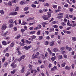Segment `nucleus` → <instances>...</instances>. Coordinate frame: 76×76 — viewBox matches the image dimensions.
<instances>
[{
	"mask_svg": "<svg viewBox=\"0 0 76 76\" xmlns=\"http://www.w3.org/2000/svg\"><path fill=\"white\" fill-rule=\"evenodd\" d=\"M24 72H25V69L24 68H22L21 70V73H23Z\"/></svg>",
	"mask_w": 76,
	"mask_h": 76,
	"instance_id": "43",
	"label": "nucleus"
},
{
	"mask_svg": "<svg viewBox=\"0 0 76 76\" xmlns=\"http://www.w3.org/2000/svg\"><path fill=\"white\" fill-rule=\"evenodd\" d=\"M16 2V0H12V3H15Z\"/></svg>",
	"mask_w": 76,
	"mask_h": 76,
	"instance_id": "40",
	"label": "nucleus"
},
{
	"mask_svg": "<svg viewBox=\"0 0 76 76\" xmlns=\"http://www.w3.org/2000/svg\"><path fill=\"white\" fill-rule=\"evenodd\" d=\"M3 45H7V43L5 41H3L2 42Z\"/></svg>",
	"mask_w": 76,
	"mask_h": 76,
	"instance_id": "24",
	"label": "nucleus"
},
{
	"mask_svg": "<svg viewBox=\"0 0 76 76\" xmlns=\"http://www.w3.org/2000/svg\"><path fill=\"white\" fill-rule=\"evenodd\" d=\"M9 50V47H7L6 48L5 50H4L3 51V53H4L5 54L7 52V51H8Z\"/></svg>",
	"mask_w": 76,
	"mask_h": 76,
	"instance_id": "10",
	"label": "nucleus"
},
{
	"mask_svg": "<svg viewBox=\"0 0 76 76\" xmlns=\"http://www.w3.org/2000/svg\"><path fill=\"white\" fill-rule=\"evenodd\" d=\"M5 60H6V58L4 57L2 59V62H4V61H5Z\"/></svg>",
	"mask_w": 76,
	"mask_h": 76,
	"instance_id": "39",
	"label": "nucleus"
},
{
	"mask_svg": "<svg viewBox=\"0 0 76 76\" xmlns=\"http://www.w3.org/2000/svg\"><path fill=\"white\" fill-rule=\"evenodd\" d=\"M66 33L67 34H71V31H66Z\"/></svg>",
	"mask_w": 76,
	"mask_h": 76,
	"instance_id": "50",
	"label": "nucleus"
},
{
	"mask_svg": "<svg viewBox=\"0 0 76 76\" xmlns=\"http://www.w3.org/2000/svg\"><path fill=\"white\" fill-rule=\"evenodd\" d=\"M69 9L70 12H72L73 11V8H69Z\"/></svg>",
	"mask_w": 76,
	"mask_h": 76,
	"instance_id": "37",
	"label": "nucleus"
},
{
	"mask_svg": "<svg viewBox=\"0 0 76 76\" xmlns=\"http://www.w3.org/2000/svg\"><path fill=\"white\" fill-rule=\"evenodd\" d=\"M40 56H41V57L43 59H45V56H44L43 54H41Z\"/></svg>",
	"mask_w": 76,
	"mask_h": 76,
	"instance_id": "29",
	"label": "nucleus"
},
{
	"mask_svg": "<svg viewBox=\"0 0 76 76\" xmlns=\"http://www.w3.org/2000/svg\"><path fill=\"white\" fill-rule=\"evenodd\" d=\"M53 27L54 28H58V26L57 25H55L54 26H53Z\"/></svg>",
	"mask_w": 76,
	"mask_h": 76,
	"instance_id": "44",
	"label": "nucleus"
},
{
	"mask_svg": "<svg viewBox=\"0 0 76 76\" xmlns=\"http://www.w3.org/2000/svg\"><path fill=\"white\" fill-rule=\"evenodd\" d=\"M66 64V63L64 62L63 64H61V67H64L65 66Z\"/></svg>",
	"mask_w": 76,
	"mask_h": 76,
	"instance_id": "22",
	"label": "nucleus"
},
{
	"mask_svg": "<svg viewBox=\"0 0 76 76\" xmlns=\"http://www.w3.org/2000/svg\"><path fill=\"white\" fill-rule=\"evenodd\" d=\"M31 47L32 46L31 45H30L28 47L27 46H24V48H25L26 50H29L30 48H31Z\"/></svg>",
	"mask_w": 76,
	"mask_h": 76,
	"instance_id": "7",
	"label": "nucleus"
},
{
	"mask_svg": "<svg viewBox=\"0 0 76 76\" xmlns=\"http://www.w3.org/2000/svg\"><path fill=\"white\" fill-rule=\"evenodd\" d=\"M9 22L11 23H14V22H13V20L11 19L9 21Z\"/></svg>",
	"mask_w": 76,
	"mask_h": 76,
	"instance_id": "17",
	"label": "nucleus"
},
{
	"mask_svg": "<svg viewBox=\"0 0 76 76\" xmlns=\"http://www.w3.org/2000/svg\"><path fill=\"white\" fill-rule=\"evenodd\" d=\"M35 32H36L35 31H32L30 32V34H34Z\"/></svg>",
	"mask_w": 76,
	"mask_h": 76,
	"instance_id": "33",
	"label": "nucleus"
},
{
	"mask_svg": "<svg viewBox=\"0 0 76 76\" xmlns=\"http://www.w3.org/2000/svg\"><path fill=\"white\" fill-rule=\"evenodd\" d=\"M34 17H33V18H28L27 20V21H29V20H34Z\"/></svg>",
	"mask_w": 76,
	"mask_h": 76,
	"instance_id": "20",
	"label": "nucleus"
},
{
	"mask_svg": "<svg viewBox=\"0 0 76 76\" xmlns=\"http://www.w3.org/2000/svg\"><path fill=\"white\" fill-rule=\"evenodd\" d=\"M15 72H16V70H15V69H14L13 70V71H11V73H12V74H15Z\"/></svg>",
	"mask_w": 76,
	"mask_h": 76,
	"instance_id": "28",
	"label": "nucleus"
},
{
	"mask_svg": "<svg viewBox=\"0 0 76 76\" xmlns=\"http://www.w3.org/2000/svg\"><path fill=\"white\" fill-rule=\"evenodd\" d=\"M24 2H25L23 1H21L20 2V4L21 5H23V4H25V3H24Z\"/></svg>",
	"mask_w": 76,
	"mask_h": 76,
	"instance_id": "42",
	"label": "nucleus"
},
{
	"mask_svg": "<svg viewBox=\"0 0 76 76\" xmlns=\"http://www.w3.org/2000/svg\"><path fill=\"white\" fill-rule=\"evenodd\" d=\"M53 12H53V11H49L47 13V15H46V16H47V17H48V19L51 17V13Z\"/></svg>",
	"mask_w": 76,
	"mask_h": 76,
	"instance_id": "1",
	"label": "nucleus"
},
{
	"mask_svg": "<svg viewBox=\"0 0 76 76\" xmlns=\"http://www.w3.org/2000/svg\"><path fill=\"white\" fill-rule=\"evenodd\" d=\"M21 32L22 33H23L25 32V29L23 28H22L21 30Z\"/></svg>",
	"mask_w": 76,
	"mask_h": 76,
	"instance_id": "45",
	"label": "nucleus"
},
{
	"mask_svg": "<svg viewBox=\"0 0 76 76\" xmlns=\"http://www.w3.org/2000/svg\"><path fill=\"white\" fill-rule=\"evenodd\" d=\"M61 10H60L58 9L57 10H56L55 11V13H58V12H60Z\"/></svg>",
	"mask_w": 76,
	"mask_h": 76,
	"instance_id": "34",
	"label": "nucleus"
},
{
	"mask_svg": "<svg viewBox=\"0 0 76 76\" xmlns=\"http://www.w3.org/2000/svg\"><path fill=\"white\" fill-rule=\"evenodd\" d=\"M19 7L17 6L15 9V10L16 12H18V11H19Z\"/></svg>",
	"mask_w": 76,
	"mask_h": 76,
	"instance_id": "19",
	"label": "nucleus"
},
{
	"mask_svg": "<svg viewBox=\"0 0 76 76\" xmlns=\"http://www.w3.org/2000/svg\"><path fill=\"white\" fill-rule=\"evenodd\" d=\"M47 24H48L47 23H46L45 22H43L42 23V26H43V28H45V25H47Z\"/></svg>",
	"mask_w": 76,
	"mask_h": 76,
	"instance_id": "12",
	"label": "nucleus"
},
{
	"mask_svg": "<svg viewBox=\"0 0 76 76\" xmlns=\"http://www.w3.org/2000/svg\"><path fill=\"white\" fill-rule=\"evenodd\" d=\"M18 56H19L20 55H21V54H22V53L20 52V51H18Z\"/></svg>",
	"mask_w": 76,
	"mask_h": 76,
	"instance_id": "52",
	"label": "nucleus"
},
{
	"mask_svg": "<svg viewBox=\"0 0 76 76\" xmlns=\"http://www.w3.org/2000/svg\"><path fill=\"white\" fill-rule=\"evenodd\" d=\"M56 56L52 57L51 58V60L52 61V62H53L55 60H56Z\"/></svg>",
	"mask_w": 76,
	"mask_h": 76,
	"instance_id": "13",
	"label": "nucleus"
},
{
	"mask_svg": "<svg viewBox=\"0 0 76 76\" xmlns=\"http://www.w3.org/2000/svg\"><path fill=\"white\" fill-rule=\"evenodd\" d=\"M36 37L35 36V35H33L32 36H31V38H32V39H35V38H36Z\"/></svg>",
	"mask_w": 76,
	"mask_h": 76,
	"instance_id": "35",
	"label": "nucleus"
},
{
	"mask_svg": "<svg viewBox=\"0 0 76 76\" xmlns=\"http://www.w3.org/2000/svg\"><path fill=\"white\" fill-rule=\"evenodd\" d=\"M66 48L67 50H69V51H71L72 50V48L70 47H69L68 45L66 46Z\"/></svg>",
	"mask_w": 76,
	"mask_h": 76,
	"instance_id": "8",
	"label": "nucleus"
},
{
	"mask_svg": "<svg viewBox=\"0 0 76 76\" xmlns=\"http://www.w3.org/2000/svg\"><path fill=\"white\" fill-rule=\"evenodd\" d=\"M7 24H4L2 27V30H5L7 28V26H6Z\"/></svg>",
	"mask_w": 76,
	"mask_h": 76,
	"instance_id": "4",
	"label": "nucleus"
},
{
	"mask_svg": "<svg viewBox=\"0 0 76 76\" xmlns=\"http://www.w3.org/2000/svg\"><path fill=\"white\" fill-rule=\"evenodd\" d=\"M15 45V43L14 42H12V43L10 45V47H11L12 48L13 47H14V46Z\"/></svg>",
	"mask_w": 76,
	"mask_h": 76,
	"instance_id": "23",
	"label": "nucleus"
},
{
	"mask_svg": "<svg viewBox=\"0 0 76 76\" xmlns=\"http://www.w3.org/2000/svg\"><path fill=\"white\" fill-rule=\"evenodd\" d=\"M60 50H61V51H64V47H62L60 48Z\"/></svg>",
	"mask_w": 76,
	"mask_h": 76,
	"instance_id": "30",
	"label": "nucleus"
},
{
	"mask_svg": "<svg viewBox=\"0 0 76 76\" xmlns=\"http://www.w3.org/2000/svg\"><path fill=\"white\" fill-rule=\"evenodd\" d=\"M66 23H65L64 22H62L61 23V24H62V26H65V25H66Z\"/></svg>",
	"mask_w": 76,
	"mask_h": 76,
	"instance_id": "51",
	"label": "nucleus"
},
{
	"mask_svg": "<svg viewBox=\"0 0 76 76\" xmlns=\"http://www.w3.org/2000/svg\"><path fill=\"white\" fill-rule=\"evenodd\" d=\"M25 15H21L20 16V18H23V17H25Z\"/></svg>",
	"mask_w": 76,
	"mask_h": 76,
	"instance_id": "38",
	"label": "nucleus"
},
{
	"mask_svg": "<svg viewBox=\"0 0 76 76\" xmlns=\"http://www.w3.org/2000/svg\"><path fill=\"white\" fill-rule=\"evenodd\" d=\"M44 12H47L48 11V10L47 9H44L43 10Z\"/></svg>",
	"mask_w": 76,
	"mask_h": 76,
	"instance_id": "46",
	"label": "nucleus"
},
{
	"mask_svg": "<svg viewBox=\"0 0 76 76\" xmlns=\"http://www.w3.org/2000/svg\"><path fill=\"white\" fill-rule=\"evenodd\" d=\"M14 65H15V63L13 62L11 64V67H14Z\"/></svg>",
	"mask_w": 76,
	"mask_h": 76,
	"instance_id": "54",
	"label": "nucleus"
},
{
	"mask_svg": "<svg viewBox=\"0 0 76 76\" xmlns=\"http://www.w3.org/2000/svg\"><path fill=\"white\" fill-rule=\"evenodd\" d=\"M58 57L60 59H62V55H60L58 56Z\"/></svg>",
	"mask_w": 76,
	"mask_h": 76,
	"instance_id": "41",
	"label": "nucleus"
},
{
	"mask_svg": "<svg viewBox=\"0 0 76 76\" xmlns=\"http://www.w3.org/2000/svg\"><path fill=\"white\" fill-rule=\"evenodd\" d=\"M45 34L48 35H49V32L48 31H45Z\"/></svg>",
	"mask_w": 76,
	"mask_h": 76,
	"instance_id": "56",
	"label": "nucleus"
},
{
	"mask_svg": "<svg viewBox=\"0 0 76 76\" xmlns=\"http://www.w3.org/2000/svg\"><path fill=\"white\" fill-rule=\"evenodd\" d=\"M53 68L54 70H56L57 69V66H54Z\"/></svg>",
	"mask_w": 76,
	"mask_h": 76,
	"instance_id": "63",
	"label": "nucleus"
},
{
	"mask_svg": "<svg viewBox=\"0 0 76 76\" xmlns=\"http://www.w3.org/2000/svg\"><path fill=\"white\" fill-rule=\"evenodd\" d=\"M17 14L18 12H12L10 13V15L12 16H15V15H17Z\"/></svg>",
	"mask_w": 76,
	"mask_h": 76,
	"instance_id": "6",
	"label": "nucleus"
},
{
	"mask_svg": "<svg viewBox=\"0 0 76 76\" xmlns=\"http://www.w3.org/2000/svg\"><path fill=\"white\" fill-rule=\"evenodd\" d=\"M54 30V28H50V31L51 32H53Z\"/></svg>",
	"mask_w": 76,
	"mask_h": 76,
	"instance_id": "58",
	"label": "nucleus"
},
{
	"mask_svg": "<svg viewBox=\"0 0 76 76\" xmlns=\"http://www.w3.org/2000/svg\"><path fill=\"white\" fill-rule=\"evenodd\" d=\"M36 56H39V53L37 52V53H36Z\"/></svg>",
	"mask_w": 76,
	"mask_h": 76,
	"instance_id": "64",
	"label": "nucleus"
},
{
	"mask_svg": "<svg viewBox=\"0 0 76 76\" xmlns=\"http://www.w3.org/2000/svg\"><path fill=\"white\" fill-rule=\"evenodd\" d=\"M72 67V69H75V64H72L71 65Z\"/></svg>",
	"mask_w": 76,
	"mask_h": 76,
	"instance_id": "60",
	"label": "nucleus"
},
{
	"mask_svg": "<svg viewBox=\"0 0 76 76\" xmlns=\"http://www.w3.org/2000/svg\"><path fill=\"white\" fill-rule=\"evenodd\" d=\"M8 5L10 7H11V6H12V2H11V1H10L9 2V3H8Z\"/></svg>",
	"mask_w": 76,
	"mask_h": 76,
	"instance_id": "36",
	"label": "nucleus"
},
{
	"mask_svg": "<svg viewBox=\"0 0 76 76\" xmlns=\"http://www.w3.org/2000/svg\"><path fill=\"white\" fill-rule=\"evenodd\" d=\"M5 56L6 57H9L10 55L9 53H7L5 54Z\"/></svg>",
	"mask_w": 76,
	"mask_h": 76,
	"instance_id": "53",
	"label": "nucleus"
},
{
	"mask_svg": "<svg viewBox=\"0 0 76 76\" xmlns=\"http://www.w3.org/2000/svg\"><path fill=\"white\" fill-rule=\"evenodd\" d=\"M31 57L32 58V59H35V58H37V56L35 55V54H34L31 56Z\"/></svg>",
	"mask_w": 76,
	"mask_h": 76,
	"instance_id": "16",
	"label": "nucleus"
},
{
	"mask_svg": "<svg viewBox=\"0 0 76 76\" xmlns=\"http://www.w3.org/2000/svg\"><path fill=\"white\" fill-rule=\"evenodd\" d=\"M57 23V22L55 21H53L52 22V24L53 25V24H56Z\"/></svg>",
	"mask_w": 76,
	"mask_h": 76,
	"instance_id": "47",
	"label": "nucleus"
},
{
	"mask_svg": "<svg viewBox=\"0 0 76 76\" xmlns=\"http://www.w3.org/2000/svg\"><path fill=\"white\" fill-rule=\"evenodd\" d=\"M28 10V7H26L24 9V11H27Z\"/></svg>",
	"mask_w": 76,
	"mask_h": 76,
	"instance_id": "48",
	"label": "nucleus"
},
{
	"mask_svg": "<svg viewBox=\"0 0 76 76\" xmlns=\"http://www.w3.org/2000/svg\"><path fill=\"white\" fill-rule=\"evenodd\" d=\"M24 28L25 29V30H28V27H27V26H24Z\"/></svg>",
	"mask_w": 76,
	"mask_h": 76,
	"instance_id": "59",
	"label": "nucleus"
},
{
	"mask_svg": "<svg viewBox=\"0 0 76 76\" xmlns=\"http://www.w3.org/2000/svg\"><path fill=\"white\" fill-rule=\"evenodd\" d=\"M21 58L22 60H23V59H24L25 58V55H23L21 56L20 57Z\"/></svg>",
	"mask_w": 76,
	"mask_h": 76,
	"instance_id": "32",
	"label": "nucleus"
},
{
	"mask_svg": "<svg viewBox=\"0 0 76 76\" xmlns=\"http://www.w3.org/2000/svg\"><path fill=\"white\" fill-rule=\"evenodd\" d=\"M21 37V35L20 34H18L15 37V39H19Z\"/></svg>",
	"mask_w": 76,
	"mask_h": 76,
	"instance_id": "9",
	"label": "nucleus"
},
{
	"mask_svg": "<svg viewBox=\"0 0 76 76\" xmlns=\"http://www.w3.org/2000/svg\"><path fill=\"white\" fill-rule=\"evenodd\" d=\"M0 13L1 14V15H4V12L3 10H1L0 11Z\"/></svg>",
	"mask_w": 76,
	"mask_h": 76,
	"instance_id": "25",
	"label": "nucleus"
},
{
	"mask_svg": "<svg viewBox=\"0 0 76 76\" xmlns=\"http://www.w3.org/2000/svg\"><path fill=\"white\" fill-rule=\"evenodd\" d=\"M69 22L70 21H69V20H68L67 25H68V26H72V27L76 26V24L75 23H73V24H72L70 23Z\"/></svg>",
	"mask_w": 76,
	"mask_h": 76,
	"instance_id": "2",
	"label": "nucleus"
},
{
	"mask_svg": "<svg viewBox=\"0 0 76 76\" xmlns=\"http://www.w3.org/2000/svg\"><path fill=\"white\" fill-rule=\"evenodd\" d=\"M13 23H11L10 24V27H11V28H12V27H13Z\"/></svg>",
	"mask_w": 76,
	"mask_h": 76,
	"instance_id": "55",
	"label": "nucleus"
},
{
	"mask_svg": "<svg viewBox=\"0 0 76 76\" xmlns=\"http://www.w3.org/2000/svg\"><path fill=\"white\" fill-rule=\"evenodd\" d=\"M31 42H31V41H28V40H26V44H29Z\"/></svg>",
	"mask_w": 76,
	"mask_h": 76,
	"instance_id": "15",
	"label": "nucleus"
},
{
	"mask_svg": "<svg viewBox=\"0 0 76 76\" xmlns=\"http://www.w3.org/2000/svg\"><path fill=\"white\" fill-rule=\"evenodd\" d=\"M65 69L67 70H70V68L69 66H67L65 67Z\"/></svg>",
	"mask_w": 76,
	"mask_h": 76,
	"instance_id": "18",
	"label": "nucleus"
},
{
	"mask_svg": "<svg viewBox=\"0 0 76 76\" xmlns=\"http://www.w3.org/2000/svg\"><path fill=\"white\" fill-rule=\"evenodd\" d=\"M38 27L39 29H40V28H41V26L39 24L38 25Z\"/></svg>",
	"mask_w": 76,
	"mask_h": 76,
	"instance_id": "61",
	"label": "nucleus"
},
{
	"mask_svg": "<svg viewBox=\"0 0 76 76\" xmlns=\"http://www.w3.org/2000/svg\"><path fill=\"white\" fill-rule=\"evenodd\" d=\"M7 33H8L7 31L5 32V33L4 34L3 36L5 37H6V36L7 35Z\"/></svg>",
	"mask_w": 76,
	"mask_h": 76,
	"instance_id": "26",
	"label": "nucleus"
},
{
	"mask_svg": "<svg viewBox=\"0 0 76 76\" xmlns=\"http://www.w3.org/2000/svg\"><path fill=\"white\" fill-rule=\"evenodd\" d=\"M42 18L44 20H49V18H48L46 15L43 16Z\"/></svg>",
	"mask_w": 76,
	"mask_h": 76,
	"instance_id": "5",
	"label": "nucleus"
},
{
	"mask_svg": "<svg viewBox=\"0 0 76 76\" xmlns=\"http://www.w3.org/2000/svg\"><path fill=\"white\" fill-rule=\"evenodd\" d=\"M58 49L57 48H54L53 49V51H55V52H57L58 51Z\"/></svg>",
	"mask_w": 76,
	"mask_h": 76,
	"instance_id": "27",
	"label": "nucleus"
},
{
	"mask_svg": "<svg viewBox=\"0 0 76 76\" xmlns=\"http://www.w3.org/2000/svg\"><path fill=\"white\" fill-rule=\"evenodd\" d=\"M32 66H33L32 65L29 64L28 65V67L30 68V69H28V72H30V71H31V73H32V72H33Z\"/></svg>",
	"mask_w": 76,
	"mask_h": 76,
	"instance_id": "3",
	"label": "nucleus"
},
{
	"mask_svg": "<svg viewBox=\"0 0 76 76\" xmlns=\"http://www.w3.org/2000/svg\"><path fill=\"white\" fill-rule=\"evenodd\" d=\"M4 65L5 67H7V65H8V63L7 62H5L4 63Z\"/></svg>",
	"mask_w": 76,
	"mask_h": 76,
	"instance_id": "57",
	"label": "nucleus"
},
{
	"mask_svg": "<svg viewBox=\"0 0 76 76\" xmlns=\"http://www.w3.org/2000/svg\"><path fill=\"white\" fill-rule=\"evenodd\" d=\"M44 6H47V7H48V6H49V4L46 3L45 4Z\"/></svg>",
	"mask_w": 76,
	"mask_h": 76,
	"instance_id": "62",
	"label": "nucleus"
},
{
	"mask_svg": "<svg viewBox=\"0 0 76 76\" xmlns=\"http://www.w3.org/2000/svg\"><path fill=\"white\" fill-rule=\"evenodd\" d=\"M57 18L58 19H61V18H63V15H58L57 16Z\"/></svg>",
	"mask_w": 76,
	"mask_h": 76,
	"instance_id": "21",
	"label": "nucleus"
},
{
	"mask_svg": "<svg viewBox=\"0 0 76 76\" xmlns=\"http://www.w3.org/2000/svg\"><path fill=\"white\" fill-rule=\"evenodd\" d=\"M72 39L74 41H76V38L75 37H72Z\"/></svg>",
	"mask_w": 76,
	"mask_h": 76,
	"instance_id": "31",
	"label": "nucleus"
},
{
	"mask_svg": "<svg viewBox=\"0 0 76 76\" xmlns=\"http://www.w3.org/2000/svg\"><path fill=\"white\" fill-rule=\"evenodd\" d=\"M33 72H32V73H33V72H34V73L33 74V76H35V75H36V72H37V70H35V69H34H34H33Z\"/></svg>",
	"mask_w": 76,
	"mask_h": 76,
	"instance_id": "11",
	"label": "nucleus"
},
{
	"mask_svg": "<svg viewBox=\"0 0 76 76\" xmlns=\"http://www.w3.org/2000/svg\"><path fill=\"white\" fill-rule=\"evenodd\" d=\"M67 19L66 18L64 19V22L65 23H67Z\"/></svg>",
	"mask_w": 76,
	"mask_h": 76,
	"instance_id": "49",
	"label": "nucleus"
},
{
	"mask_svg": "<svg viewBox=\"0 0 76 76\" xmlns=\"http://www.w3.org/2000/svg\"><path fill=\"white\" fill-rule=\"evenodd\" d=\"M54 41H52L51 42H50V46H53L54 45Z\"/></svg>",
	"mask_w": 76,
	"mask_h": 76,
	"instance_id": "14",
	"label": "nucleus"
}]
</instances>
